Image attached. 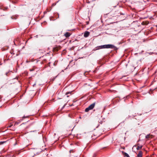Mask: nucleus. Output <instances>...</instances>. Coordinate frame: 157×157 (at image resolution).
Segmentation results:
<instances>
[{"label": "nucleus", "mask_w": 157, "mask_h": 157, "mask_svg": "<svg viewBox=\"0 0 157 157\" xmlns=\"http://www.w3.org/2000/svg\"><path fill=\"white\" fill-rule=\"evenodd\" d=\"M95 105V103L94 102L90 105L89 107L85 109V111L86 112H88L90 110H91L93 109Z\"/></svg>", "instance_id": "f257e3e1"}, {"label": "nucleus", "mask_w": 157, "mask_h": 157, "mask_svg": "<svg viewBox=\"0 0 157 157\" xmlns=\"http://www.w3.org/2000/svg\"><path fill=\"white\" fill-rule=\"evenodd\" d=\"M106 48H111L115 50L117 48L114 45L111 44H106Z\"/></svg>", "instance_id": "f03ea898"}, {"label": "nucleus", "mask_w": 157, "mask_h": 157, "mask_svg": "<svg viewBox=\"0 0 157 157\" xmlns=\"http://www.w3.org/2000/svg\"><path fill=\"white\" fill-rule=\"evenodd\" d=\"M30 132L31 133V135H33V133H34V135H37L39 134V132L36 130L34 131H31Z\"/></svg>", "instance_id": "7ed1b4c3"}, {"label": "nucleus", "mask_w": 157, "mask_h": 157, "mask_svg": "<svg viewBox=\"0 0 157 157\" xmlns=\"http://www.w3.org/2000/svg\"><path fill=\"white\" fill-rule=\"evenodd\" d=\"M90 35V33L88 31H86L84 33V36L85 37H87L89 36Z\"/></svg>", "instance_id": "20e7f679"}, {"label": "nucleus", "mask_w": 157, "mask_h": 157, "mask_svg": "<svg viewBox=\"0 0 157 157\" xmlns=\"http://www.w3.org/2000/svg\"><path fill=\"white\" fill-rule=\"evenodd\" d=\"M71 35V34L68 32H67L65 33L64 35L66 37H68L70 36Z\"/></svg>", "instance_id": "39448f33"}, {"label": "nucleus", "mask_w": 157, "mask_h": 157, "mask_svg": "<svg viewBox=\"0 0 157 157\" xmlns=\"http://www.w3.org/2000/svg\"><path fill=\"white\" fill-rule=\"evenodd\" d=\"M142 152L141 151H139L137 155V157H142Z\"/></svg>", "instance_id": "423d86ee"}, {"label": "nucleus", "mask_w": 157, "mask_h": 157, "mask_svg": "<svg viewBox=\"0 0 157 157\" xmlns=\"http://www.w3.org/2000/svg\"><path fill=\"white\" fill-rule=\"evenodd\" d=\"M149 22L148 21H144L142 22L141 24L143 25H146L148 24Z\"/></svg>", "instance_id": "0eeeda50"}, {"label": "nucleus", "mask_w": 157, "mask_h": 157, "mask_svg": "<svg viewBox=\"0 0 157 157\" xmlns=\"http://www.w3.org/2000/svg\"><path fill=\"white\" fill-rule=\"evenodd\" d=\"M142 147V145H140V144H139L136 147V149L137 150H139L141 149Z\"/></svg>", "instance_id": "6e6552de"}, {"label": "nucleus", "mask_w": 157, "mask_h": 157, "mask_svg": "<svg viewBox=\"0 0 157 157\" xmlns=\"http://www.w3.org/2000/svg\"><path fill=\"white\" fill-rule=\"evenodd\" d=\"M102 49L101 45L99 46H97V47H96V48H95L94 50H98V49Z\"/></svg>", "instance_id": "1a4fd4ad"}, {"label": "nucleus", "mask_w": 157, "mask_h": 157, "mask_svg": "<svg viewBox=\"0 0 157 157\" xmlns=\"http://www.w3.org/2000/svg\"><path fill=\"white\" fill-rule=\"evenodd\" d=\"M152 135H150V134H147L145 136V138L146 139H149L151 137H152Z\"/></svg>", "instance_id": "9d476101"}, {"label": "nucleus", "mask_w": 157, "mask_h": 157, "mask_svg": "<svg viewBox=\"0 0 157 157\" xmlns=\"http://www.w3.org/2000/svg\"><path fill=\"white\" fill-rule=\"evenodd\" d=\"M102 46V48L103 49V48H106V44L105 45H101Z\"/></svg>", "instance_id": "9b49d317"}, {"label": "nucleus", "mask_w": 157, "mask_h": 157, "mask_svg": "<svg viewBox=\"0 0 157 157\" xmlns=\"http://www.w3.org/2000/svg\"><path fill=\"white\" fill-rule=\"evenodd\" d=\"M72 92H67L66 93V95H68L69 94H71Z\"/></svg>", "instance_id": "f8f14e48"}, {"label": "nucleus", "mask_w": 157, "mask_h": 157, "mask_svg": "<svg viewBox=\"0 0 157 157\" xmlns=\"http://www.w3.org/2000/svg\"><path fill=\"white\" fill-rule=\"evenodd\" d=\"M124 155L127 157H130L129 155L126 153H124Z\"/></svg>", "instance_id": "ddd939ff"}, {"label": "nucleus", "mask_w": 157, "mask_h": 157, "mask_svg": "<svg viewBox=\"0 0 157 157\" xmlns=\"http://www.w3.org/2000/svg\"><path fill=\"white\" fill-rule=\"evenodd\" d=\"M70 153H71V152H74V151H73V150H71L70 151H69Z\"/></svg>", "instance_id": "4468645a"}, {"label": "nucleus", "mask_w": 157, "mask_h": 157, "mask_svg": "<svg viewBox=\"0 0 157 157\" xmlns=\"http://www.w3.org/2000/svg\"><path fill=\"white\" fill-rule=\"evenodd\" d=\"M129 96H127V97H126V98H129Z\"/></svg>", "instance_id": "2eb2a0df"}, {"label": "nucleus", "mask_w": 157, "mask_h": 157, "mask_svg": "<svg viewBox=\"0 0 157 157\" xmlns=\"http://www.w3.org/2000/svg\"><path fill=\"white\" fill-rule=\"evenodd\" d=\"M12 125H10L9 126V127H11L12 126Z\"/></svg>", "instance_id": "dca6fc26"}, {"label": "nucleus", "mask_w": 157, "mask_h": 157, "mask_svg": "<svg viewBox=\"0 0 157 157\" xmlns=\"http://www.w3.org/2000/svg\"><path fill=\"white\" fill-rule=\"evenodd\" d=\"M131 117L130 116H128V118H129Z\"/></svg>", "instance_id": "f3484780"}, {"label": "nucleus", "mask_w": 157, "mask_h": 157, "mask_svg": "<svg viewBox=\"0 0 157 157\" xmlns=\"http://www.w3.org/2000/svg\"><path fill=\"white\" fill-rule=\"evenodd\" d=\"M44 13H46V12H44Z\"/></svg>", "instance_id": "a211bd4d"}, {"label": "nucleus", "mask_w": 157, "mask_h": 157, "mask_svg": "<svg viewBox=\"0 0 157 157\" xmlns=\"http://www.w3.org/2000/svg\"><path fill=\"white\" fill-rule=\"evenodd\" d=\"M67 97H69V96H68V95H67Z\"/></svg>", "instance_id": "6ab92c4d"}, {"label": "nucleus", "mask_w": 157, "mask_h": 157, "mask_svg": "<svg viewBox=\"0 0 157 157\" xmlns=\"http://www.w3.org/2000/svg\"><path fill=\"white\" fill-rule=\"evenodd\" d=\"M32 71V70H31V69H30V71Z\"/></svg>", "instance_id": "aec40b11"}, {"label": "nucleus", "mask_w": 157, "mask_h": 157, "mask_svg": "<svg viewBox=\"0 0 157 157\" xmlns=\"http://www.w3.org/2000/svg\"><path fill=\"white\" fill-rule=\"evenodd\" d=\"M34 85H35V84H34V85H33V86H34Z\"/></svg>", "instance_id": "412c9836"}]
</instances>
